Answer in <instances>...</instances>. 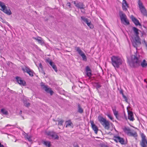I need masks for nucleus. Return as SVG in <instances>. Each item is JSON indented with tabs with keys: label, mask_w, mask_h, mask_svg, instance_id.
Instances as JSON below:
<instances>
[{
	"label": "nucleus",
	"mask_w": 147,
	"mask_h": 147,
	"mask_svg": "<svg viewBox=\"0 0 147 147\" xmlns=\"http://www.w3.org/2000/svg\"><path fill=\"white\" fill-rule=\"evenodd\" d=\"M141 58L138 54L136 53L132 57V61L134 67H138L140 64L143 67L147 66V63H145L146 60H144L143 62L141 63Z\"/></svg>",
	"instance_id": "f257e3e1"
},
{
	"label": "nucleus",
	"mask_w": 147,
	"mask_h": 147,
	"mask_svg": "<svg viewBox=\"0 0 147 147\" xmlns=\"http://www.w3.org/2000/svg\"><path fill=\"white\" fill-rule=\"evenodd\" d=\"M111 59V64L115 68H119L122 64L123 60L119 56H113Z\"/></svg>",
	"instance_id": "f03ea898"
},
{
	"label": "nucleus",
	"mask_w": 147,
	"mask_h": 147,
	"mask_svg": "<svg viewBox=\"0 0 147 147\" xmlns=\"http://www.w3.org/2000/svg\"><path fill=\"white\" fill-rule=\"evenodd\" d=\"M98 119L100 123L107 130H109L110 128L109 121L101 116H99L98 117Z\"/></svg>",
	"instance_id": "7ed1b4c3"
},
{
	"label": "nucleus",
	"mask_w": 147,
	"mask_h": 147,
	"mask_svg": "<svg viewBox=\"0 0 147 147\" xmlns=\"http://www.w3.org/2000/svg\"><path fill=\"white\" fill-rule=\"evenodd\" d=\"M119 15L122 24L126 26L129 24V21L127 19L126 15L122 11H119Z\"/></svg>",
	"instance_id": "20e7f679"
},
{
	"label": "nucleus",
	"mask_w": 147,
	"mask_h": 147,
	"mask_svg": "<svg viewBox=\"0 0 147 147\" xmlns=\"http://www.w3.org/2000/svg\"><path fill=\"white\" fill-rule=\"evenodd\" d=\"M131 41L133 46L136 48L141 44V39L139 36H135L134 38H132Z\"/></svg>",
	"instance_id": "39448f33"
},
{
	"label": "nucleus",
	"mask_w": 147,
	"mask_h": 147,
	"mask_svg": "<svg viewBox=\"0 0 147 147\" xmlns=\"http://www.w3.org/2000/svg\"><path fill=\"white\" fill-rule=\"evenodd\" d=\"M0 9L8 15H10L11 14V12L10 9L7 8L4 3L1 1H0Z\"/></svg>",
	"instance_id": "423d86ee"
},
{
	"label": "nucleus",
	"mask_w": 147,
	"mask_h": 147,
	"mask_svg": "<svg viewBox=\"0 0 147 147\" xmlns=\"http://www.w3.org/2000/svg\"><path fill=\"white\" fill-rule=\"evenodd\" d=\"M138 4L141 13L143 15L147 16V11L140 0H138Z\"/></svg>",
	"instance_id": "0eeeda50"
},
{
	"label": "nucleus",
	"mask_w": 147,
	"mask_h": 147,
	"mask_svg": "<svg viewBox=\"0 0 147 147\" xmlns=\"http://www.w3.org/2000/svg\"><path fill=\"white\" fill-rule=\"evenodd\" d=\"M21 67L24 73H27L31 77L34 76L33 71L32 70L30 69L28 67L25 65L24 66H21Z\"/></svg>",
	"instance_id": "6e6552de"
},
{
	"label": "nucleus",
	"mask_w": 147,
	"mask_h": 147,
	"mask_svg": "<svg viewBox=\"0 0 147 147\" xmlns=\"http://www.w3.org/2000/svg\"><path fill=\"white\" fill-rule=\"evenodd\" d=\"M45 134L48 136L51 137L52 139L54 140H58L59 137L57 134V133L53 131H46Z\"/></svg>",
	"instance_id": "1a4fd4ad"
},
{
	"label": "nucleus",
	"mask_w": 147,
	"mask_h": 147,
	"mask_svg": "<svg viewBox=\"0 0 147 147\" xmlns=\"http://www.w3.org/2000/svg\"><path fill=\"white\" fill-rule=\"evenodd\" d=\"M141 136L142 139L140 142V146L142 147H147V140L146 136L143 133H142Z\"/></svg>",
	"instance_id": "9d476101"
},
{
	"label": "nucleus",
	"mask_w": 147,
	"mask_h": 147,
	"mask_svg": "<svg viewBox=\"0 0 147 147\" xmlns=\"http://www.w3.org/2000/svg\"><path fill=\"white\" fill-rule=\"evenodd\" d=\"M75 50L82 57L83 60L85 61L87 60V58L86 55L80 49V47H76L75 48Z\"/></svg>",
	"instance_id": "9b49d317"
},
{
	"label": "nucleus",
	"mask_w": 147,
	"mask_h": 147,
	"mask_svg": "<svg viewBox=\"0 0 147 147\" xmlns=\"http://www.w3.org/2000/svg\"><path fill=\"white\" fill-rule=\"evenodd\" d=\"M72 2L73 3L75 6L78 8L80 9H84V5L82 3L78 2L77 1H73Z\"/></svg>",
	"instance_id": "f8f14e48"
},
{
	"label": "nucleus",
	"mask_w": 147,
	"mask_h": 147,
	"mask_svg": "<svg viewBox=\"0 0 147 147\" xmlns=\"http://www.w3.org/2000/svg\"><path fill=\"white\" fill-rule=\"evenodd\" d=\"M41 86L42 88L44 89L46 92L48 93H50L51 95H53L54 92L52 90L51 88L48 87L47 86L45 85L44 84L41 85Z\"/></svg>",
	"instance_id": "ddd939ff"
},
{
	"label": "nucleus",
	"mask_w": 147,
	"mask_h": 147,
	"mask_svg": "<svg viewBox=\"0 0 147 147\" xmlns=\"http://www.w3.org/2000/svg\"><path fill=\"white\" fill-rule=\"evenodd\" d=\"M113 138L114 140L116 142H117L119 141L122 144H125L124 139L122 138H121L119 136H115Z\"/></svg>",
	"instance_id": "4468645a"
},
{
	"label": "nucleus",
	"mask_w": 147,
	"mask_h": 147,
	"mask_svg": "<svg viewBox=\"0 0 147 147\" xmlns=\"http://www.w3.org/2000/svg\"><path fill=\"white\" fill-rule=\"evenodd\" d=\"M46 62L49 63L50 65L51 66L55 72H57V67L56 65H55V63L53 62L51 60H50L49 59H46Z\"/></svg>",
	"instance_id": "2eb2a0df"
},
{
	"label": "nucleus",
	"mask_w": 147,
	"mask_h": 147,
	"mask_svg": "<svg viewBox=\"0 0 147 147\" xmlns=\"http://www.w3.org/2000/svg\"><path fill=\"white\" fill-rule=\"evenodd\" d=\"M131 18L133 22L136 26L139 25L140 27L142 26V25L140 23L138 20L135 18L133 15H131Z\"/></svg>",
	"instance_id": "dca6fc26"
},
{
	"label": "nucleus",
	"mask_w": 147,
	"mask_h": 147,
	"mask_svg": "<svg viewBox=\"0 0 147 147\" xmlns=\"http://www.w3.org/2000/svg\"><path fill=\"white\" fill-rule=\"evenodd\" d=\"M86 71L87 76L90 78L92 75L91 70L88 66H87L86 68Z\"/></svg>",
	"instance_id": "f3484780"
},
{
	"label": "nucleus",
	"mask_w": 147,
	"mask_h": 147,
	"mask_svg": "<svg viewBox=\"0 0 147 147\" xmlns=\"http://www.w3.org/2000/svg\"><path fill=\"white\" fill-rule=\"evenodd\" d=\"M91 126L93 130L94 131L96 134H97L98 131V130L97 127L94 124L93 121H90Z\"/></svg>",
	"instance_id": "a211bd4d"
},
{
	"label": "nucleus",
	"mask_w": 147,
	"mask_h": 147,
	"mask_svg": "<svg viewBox=\"0 0 147 147\" xmlns=\"http://www.w3.org/2000/svg\"><path fill=\"white\" fill-rule=\"evenodd\" d=\"M128 7V4L127 3L125 0H123L122 3V8L123 10H127V8Z\"/></svg>",
	"instance_id": "6ab92c4d"
},
{
	"label": "nucleus",
	"mask_w": 147,
	"mask_h": 147,
	"mask_svg": "<svg viewBox=\"0 0 147 147\" xmlns=\"http://www.w3.org/2000/svg\"><path fill=\"white\" fill-rule=\"evenodd\" d=\"M132 31L134 34L135 35V36H138L139 34V32L141 31L139 30L137 28L134 27H132Z\"/></svg>",
	"instance_id": "aec40b11"
},
{
	"label": "nucleus",
	"mask_w": 147,
	"mask_h": 147,
	"mask_svg": "<svg viewBox=\"0 0 147 147\" xmlns=\"http://www.w3.org/2000/svg\"><path fill=\"white\" fill-rule=\"evenodd\" d=\"M32 38L37 41L41 45H43L44 44V41L43 40H42V38L40 37H33Z\"/></svg>",
	"instance_id": "412c9836"
},
{
	"label": "nucleus",
	"mask_w": 147,
	"mask_h": 147,
	"mask_svg": "<svg viewBox=\"0 0 147 147\" xmlns=\"http://www.w3.org/2000/svg\"><path fill=\"white\" fill-rule=\"evenodd\" d=\"M128 119L130 121H132L134 120L133 116V114L132 111H128Z\"/></svg>",
	"instance_id": "4be33fe9"
},
{
	"label": "nucleus",
	"mask_w": 147,
	"mask_h": 147,
	"mask_svg": "<svg viewBox=\"0 0 147 147\" xmlns=\"http://www.w3.org/2000/svg\"><path fill=\"white\" fill-rule=\"evenodd\" d=\"M19 84L21 86H25L26 85V82L24 80H22L21 78L19 77Z\"/></svg>",
	"instance_id": "5701e85b"
},
{
	"label": "nucleus",
	"mask_w": 147,
	"mask_h": 147,
	"mask_svg": "<svg viewBox=\"0 0 147 147\" xmlns=\"http://www.w3.org/2000/svg\"><path fill=\"white\" fill-rule=\"evenodd\" d=\"M123 131L128 136L131 132V130L129 127H125L123 129Z\"/></svg>",
	"instance_id": "b1692460"
},
{
	"label": "nucleus",
	"mask_w": 147,
	"mask_h": 147,
	"mask_svg": "<svg viewBox=\"0 0 147 147\" xmlns=\"http://www.w3.org/2000/svg\"><path fill=\"white\" fill-rule=\"evenodd\" d=\"M78 105V112L80 113H82L84 112V110L82 108L80 104L78 103L77 104Z\"/></svg>",
	"instance_id": "393cba45"
},
{
	"label": "nucleus",
	"mask_w": 147,
	"mask_h": 147,
	"mask_svg": "<svg viewBox=\"0 0 147 147\" xmlns=\"http://www.w3.org/2000/svg\"><path fill=\"white\" fill-rule=\"evenodd\" d=\"M65 124H66L65 126L66 127H73V124L70 120L66 121L65 122Z\"/></svg>",
	"instance_id": "a878e982"
},
{
	"label": "nucleus",
	"mask_w": 147,
	"mask_h": 147,
	"mask_svg": "<svg viewBox=\"0 0 147 147\" xmlns=\"http://www.w3.org/2000/svg\"><path fill=\"white\" fill-rule=\"evenodd\" d=\"M112 110L113 112L114 115L115 116L116 118H117V116L118 114V112L116 110V108L115 107L112 108Z\"/></svg>",
	"instance_id": "bb28decb"
},
{
	"label": "nucleus",
	"mask_w": 147,
	"mask_h": 147,
	"mask_svg": "<svg viewBox=\"0 0 147 147\" xmlns=\"http://www.w3.org/2000/svg\"><path fill=\"white\" fill-rule=\"evenodd\" d=\"M1 113L4 115H7L8 114V111L4 109H2L1 110Z\"/></svg>",
	"instance_id": "cd10ccee"
},
{
	"label": "nucleus",
	"mask_w": 147,
	"mask_h": 147,
	"mask_svg": "<svg viewBox=\"0 0 147 147\" xmlns=\"http://www.w3.org/2000/svg\"><path fill=\"white\" fill-rule=\"evenodd\" d=\"M43 144L46 146L48 147H50L51 146V142L48 141H44L43 143Z\"/></svg>",
	"instance_id": "c85d7f7f"
},
{
	"label": "nucleus",
	"mask_w": 147,
	"mask_h": 147,
	"mask_svg": "<svg viewBox=\"0 0 147 147\" xmlns=\"http://www.w3.org/2000/svg\"><path fill=\"white\" fill-rule=\"evenodd\" d=\"M128 136L136 137L138 136V135L137 132H134L132 133L131 131Z\"/></svg>",
	"instance_id": "c756f323"
},
{
	"label": "nucleus",
	"mask_w": 147,
	"mask_h": 147,
	"mask_svg": "<svg viewBox=\"0 0 147 147\" xmlns=\"http://www.w3.org/2000/svg\"><path fill=\"white\" fill-rule=\"evenodd\" d=\"M95 86L97 90L101 87V83L99 82H95Z\"/></svg>",
	"instance_id": "7c9ffc66"
},
{
	"label": "nucleus",
	"mask_w": 147,
	"mask_h": 147,
	"mask_svg": "<svg viewBox=\"0 0 147 147\" xmlns=\"http://www.w3.org/2000/svg\"><path fill=\"white\" fill-rule=\"evenodd\" d=\"M81 18L82 20L84 22H85L86 24L87 22H88V19L84 16H81Z\"/></svg>",
	"instance_id": "2f4dec72"
},
{
	"label": "nucleus",
	"mask_w": 147,
	"mask_h": 147,
	"mask_svg": "<svg viewBox=\"0 0 147 147\" xmlns=\"http://www.w3.org/2000/svg\"><path fill=\"white\" fill-rule=\"evenodd\" d=\"M24 105L26 107H28L30 105V104L29 102H28L26 100H24Z\"/></svg>",
	"instance_id": "473e14b6"
},
{
	"label": "nucleus",
	"mask_w": 147,
	"mask_h": 147,
	"mask_svg": "<svg viewBox=\"0 0 147 147\" xmlns=\"http://www.w3.org/2000/svg\"><path fill=\"white\" fill-rule=\"evenodd\" d=\"M87 25L90 28H94V26L93 24L91 23V22H87L86 23Z\"/></svg>",
	"instance_id": "72a5a7b5"
},
{
	"label": "nucleus",
	"mask_w": 147,
	"mask_h": 147,
	"mask_svg": "<svg viewBox=\"0 0 147 147\" xmlns=\"http://www.w3.org/2000/svg\"><path fill=\"white\" fill-rule=\"evenodd\" d=\"M25 138L27 139L29 141L31 142L32 141L31 137L30 136H28L27 134H26V135L25 136Z\"/></svg>",
	"instance_id": "f704fd0d"
},
{
	"label": "nucleus",
	"mask_w": 147,
	"mask_h": 147,
	"mask_svg": "<svg viewBox=\"0 0 147 147\" xmlns=\"http://www.w3.org/2000/svg\"><path fill=\"white\" fill-rule=\"evenodd\" d=\"M64 122V121L61 120L59 121V123L58 125H62L63 123Z\"/></svg>",
	"instance_id": "c9c22d12"
},
{
	"label": "nucleus",
	"mask_w": 147,
	"mask_h": 147,
	"mask_svg": "<svg viewBox=\"0 0 147 147\" xmlns=\"http://www.w3.org/2000/svg\"><path fill=\"white\" fill-rule=\"evenodd\" d=\"M38 68L39 69H43L42 66V64L41 63H40L39 65V67H38Z\"/></svg>",
	"instance_id": "e433bc0d"
},
{
	"label": "nucleus",
	"mask_w": 147,
	"mask_h": 147,
	"mask_svg": "<svg viewBox=\"0 0 147 147\" xmlns=\"http://www.w3.org/2000/svg\"><path fill=\"white\" fill-rule=\"evenodd\" d=\"M66 5L68 6L69 8H71V4L70 2L67 3L66 4Z\"/></svg>",
	"instance_id": "4c0bfd02"
},
{
	"label": "nucleus",
	"mask_w": 147,
	"mask_h": 147,
	"mask_svg": "<svg viewBox=\"0 0 147 147\" xmlns=\"http://www.w3.org/2000/svg\"><path fill=\"white\" fill-rule=\"evenodd\" d=\"M44 75H45V72L43 69H39V70Z\"/></svg>",
	"instance_id": "58836bf2"
},
{
	"label": "nucleus",
	"mask_w": 147,
	"mask_h": 147,
	"mask_svg": "<svg viewBox=\"0 0 147 147\" xmlns=\"http://www.w3.org/2000/svg\"><path fill=\"white\" fill-rule=\"evenodd\" d=\"M123 98L125 99V102H126L128 103V102L127 101V97L125 95L123 96Z\"/></svg>",
	"instance_id": "ea45409f"
},
{
	"label": "nucleus",
	"mask_w": 147,
	"mask_h": 147,
	"mask_svg": "<svg viewBox=\"0 0 147 147\" xmlns=\"http://www.w3.org/2000/svg\"><path fill=\"white\" fill-rule=\"evenodd\" d=\"M107 116L111 120H112L113 119V117L109 115L108 114L107 115Z\"/></svg>",
	"instance_id": "a19ab883"
},
{
	"label": "nucleus",
	"mask_w": 147,
	"mask_h": 147,
	"mask_svg": "<svg viewBox=\"0 0 147 147\" xmlns=\"http://www.w3.org/2000/svg\"><path fill=\"white\" fill-rule=\"evenodd\" d=\"M119 93L120 94H122V96L125 95L123 93V90L122 89H121L119 91Z\"/></svg>",
	"instance_id": "79ce46f5"
},
{
	"label": "nucleus",
	"mask_w": 147,
	"mask_h": 147,
	"mask_svg": "<svg viewBox=\"0 0 147 147\" xmlns=\"http://www.w3.org/2000/svg\"><path fill=\"white\" fill-rule=\"evenodd\" d=\"M16 79L18 84V76H17L16 77Z\"/></svg>",
	"instance_id": "37998d69"
},
{
	"label": "nucleus",
	"mask_w": 147,
	"mask_h": 147,
	"mask_svg": "<svg viewBox=\"0 0 147 147\" xmlns=\"http://www.w3.org/2000/svg\"><path fill=\"white\" fill-rule=\"evenodd\" d=\"M107 145H106L104 144H102L101 145V147H107Z\"/></svg>",
	"instance_id": "c03bdc74"
},
{
	"label": "nucleus",
	"mask_w": 147,
	"mask_h": 147,
	"mask_svg": "<svg viewBox=\"0 0 147 147\" xmlns=\"http://www.w3.org/2000/svg\"><path fill=\"white\" fill-rule=\"evenodd\" d=\"M0 147H4V146L0 142Z\"/></svg>",
	"instance_id": "a18cd8bd"
},
{
	"label": "nucleus",
	"mask_w": 147,
	"mask_h": 147,
	"mask_svg": "<svg viewBox=\"0 0 147 147\" xmlns=\"http://www.w3.org/2000/svg\"><path fill=\"white\" fill-rule=\"evenodd\" d=\"M6 24L8 26H9V27H10L11 26L7 22H6Z\"/></svg>",
	"instance_id": "49530a36"
},
{
	"label": "nucleus",
	"mask_w": 147,
	"mask_h": 147,
	"mask_svg": "<svg viewBox=\"0 0 147 147\" xmlns=\"http://www.w3.org/2000/svg\"><path fill=\"white\" fill-rule=\"evenodd\" d=\"M74 147H79V146L78 145L76 144L74 145Z\"/></svg>",
	"instance_id": "de8ad7c7"
},
{
	"label": "nucleus",
	"mask_w": 147,
	"mask_h": 147,
	"mask_svg": "<svg viewBox=\"0 0 147 147\" xmlns=\"http://www.w3.org/2000/svg\"><path fill=\"white\" fill-rule=\"evenodd\" d=\"M144 43H145V45H146V44H147V42H146V41L145 40H144Z\"/></svg>",
	"instance_id": "09e8293b"
},
{
	"label": "nucleus",
	"mask_w": 147,
	"mask_h": 147,
	"mask_svg": "<svg viewBox=\"0 0 147 147\" xmlns=\"http://www.w3.org/2000/svg\"><path fill=\"white\" fill-rule=\"evenodd\" d=\"M144 81L145 82H146V83H147V81H146V79H144Z\"/></svg>",
	"instance_id": "8fccbe9b"
},
{
	"label": "nucleus",
	"mask_w": 147,
	"mask_h": 147,
	"mask_svg": "<svg viewBox=\"0 0 147 147\" xmlns=\"http://www.w3.org/2000/svg\"><path fill=\"white\" fill-rule=\"evenodd\" d=\"M125 119L127 120V116H125Z\"/></svg>",
	"instance_id": "3c124183"
},
{
	"label": "nucleus",
	"mask_w": 147,
	"mask_h": 147,
	"mask_svg": "<svg viewBox=\"0 0 147 147\" xmlns=\"http://www.w3.org/2000/svg\"><path fill=\"white\" fill-rule=\"evenodd\" d=\"M11 126V125L8 124V125H6L5 127H7L8 126Z\"/></svg>",
	"instance_id": "603ef678"
},
{
	"label": "nucleus",
	"mask_w": 147,
	"mask_h": 147,
	"mask_svg": "<svg viewBox=\"0 0 147 147\" xmlns=\"http://www.w3.org/2000/svg\"><path fill=\"white\" fill-rule=\"evenodd\" d=\"M22 111H20V113H19V114H20H20H21V113H22Z\"/></svg>",
	"instance_id": "864d4df0"
},
{
	"label": "nucleus",
	"mask_w": 147,
	"mask_h": 147,
	"mask_svg": "<svg viewBox=\"0 0 147 147\" xmlns=\"http://www.w3.org/2000/svg\"><path fill=\"white\" fill-rule=\"evenodd\" d=\"M107 147H108L107 146Z\"/></svg>",
	"instance_id": "5fc2aeb1"
}]
</instances>
